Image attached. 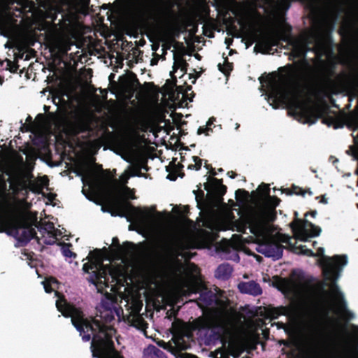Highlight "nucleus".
<instances>
[{"mask_svg": "<svg viewBox=\"0 0 358 358\" xmlns=\"http://www.w3.org/2000/svg\"><path fill=\"white\" fill-rule=\"evenodd\" d=\"M122 196L127 199H135L133 190L128 187H115L110 182V194L108 199H113L117 213H112V215L125 216L129 222L134 223L143 230L147 231H155L158 229L162 222L163 216L158 213L155 216L153 214L154 208L148 209L141 208L131 206L128 203H117V200Z\"/></svg>", "mask_w": 358, "mask_h": 358, "instance_id": "nucleus-7", "label": "nucleus"}, {"mask_svg": "<svg viewBox=\"0 0 358 358\" xmlns=\"http://www.w3.org/2000/svg\"><path fill=\"white\" fill-rule=\"evenodd\" d=\"M262 90L269 104L276 108L284 103L289 106L296 115L304 118L308 122L310 108L302 99L294 86L289 75L271 76L265 82L260 80Z\"/></svg>", "mask_w": 358, "mask_h": 358, "instance_id": "nucleus-5", "label": "nucleus"}, {"mask_svg": "<svg viewBox=\"0 0 358 358\" xmlns=\"http://www.w3.org/2000/svg\"><path fill=\"white\" fill-rule=\"evenodd\" d=\"M102 8H103V9H106V8H108V6H107V5H106V4H103V5L102 6Z\"/></svg>", "mask_w": 358, "mask_h": 358, "instance_id": "nucleus-43", "label": "nucleus"}, {"mask_svg": "<svg viewBox=\"0 0 358 358\" xmlns=\"http://www.w3.org/2000/svg\"><path fill=\"white\" fill-rule=\"evenodd\" d=\"M255 257L257 258V260L258 262H260V261H261V259H262V257H261L257 256V255H255Z\"/></svg>", "mask_w": 358, "mask_h": 358, "instance_id": "nucleus-41", "label": "nucleus"}, {"mask_svg": "<svg viewBox=\"0 0 358 358\" xmlns=\"http://www.w3.org/2000/svg\"><path fill=\"white\" fill-rule=\"evenodd\" d=\"M217 66L219 70L225 75L228 74L232 70V64L226 60L224 61V64H219Z\"/></svg>", "mask_w": 358, "mask_h": 358, "instance_id": "nucleus-29", "label": "nucleus"}, {"mask_svg": "<svg viewBox=\"0 0 358 358\" xmlns=\"http://www.w3.org/2000/svg\"><path fill=\"white\" fill-rule=\"evenodd\" d=\"M169 345V344H167V343H164V345H162V347H163L164 348L166 349V348H168V345Z\"/></svg>", "mask_w": 358, "mask_h": 358, "instance_id": "nucleus-42", "label": "nucleus"}, {"mask_svg": "<svg viewBox=\"0 0 358 358\" xmlns=\"http://www.w3.org/2000/svg\"><path fill=\"white\" fill-rule=\"evenodd\" d=\"M9 206L3 218L0 216V233L5 232L20 243H26L36 236L48 245L55 243L58 237L63 236L62 231L55 229L53 223L44 222L38 229L39 237L31 226L36 217L29 211L30 203L17 200L10 203Z\"/></svg>", "mask_w": 358, "mask_h": 358, "instance_id": "nucleus-4", "label": "nucleus"}, {"mask_svg": "<svg viewBox=\"0 0 358 358\" xmlns=\"http://www.w3.org/2000/svg\"><path fill=\"white\" fill-rule=\"evenodd\" d=\"M80 3L81 8L80 12L83 14H87L88 13L90 0H81Z\"/></svg>", "mask_w": 358, "mask_h": 358, "instance_id": "nucleus-32", "label": "nucleus"}, {"mask_svg": "<svg viewBox=\"0 0 358 358\" xmlns=\"http://www.w3.org/2000/svg\"><path fill=\"white\" fill-rule=\"evenodd\" d=\"M315 214H316V212H313V213H312V215H313V216H315Z\"/></svg>", "mask_w": 358, "mask_h": 358, "instance_id": "nucleus-47", "label": "nucleus"}, {"mask_svg": "<svg viewBox=\"0 0 358 358\" xmlns=\"http://www.w3.org/2000/svg\"><path fill=\"white\" fill-rule=\"evenodd\" d=\"M74 44V41H73L70 37L62 36L56 40L55 45V48L60 54L65 55Z\"/></svg>", "mask_w": 358, "mask_h": 358, "instance_id": "nucleus-18", "label": "nucleus"}, {"mask_svg": "<svg viewBox=\"0 0 358 358\" xmlns=\"http://www.w3.org/2000/svg\"><path fill=\"white\" fill-rule=\"evenodd\" d=\"M320 202L323 203H327V199L325 198L324 196H322Z\"/></svg>", "mask_w": 358, "mask_h": 358, "instance_id": "nucleus-39", "label": "nucleus"}, {"mask_svg": "<svg viewBox=\"0 0 358 358\" xmlns=\"http://www.w3.org/2000/svg\"><path fill=\"white\" fill-rule=\"evenodd\" d=\"M88 262L83 264V270L90 274L89 280L94 284L98 292H103L104 287L111 286L113 289L114 285L123 278L126 271L123 266L114 268L113 265L109 267L104 266L102 253L96 250L90 252L87 257Z\"/></svg>", "mask_w": 358, "mask_h": 358, "instance_id": "nucleus-9", "label": "nucleus"}, {"mask_svg": "<svg viewBox=\"0 0 358 358\" xmlns=\"http://www.w3.org/2000/svg\"><path fill=\"white\" fill-rule=\"evenodd\" d=\"M43 287L47 293L52 291L55 292V295L58 297L56 301L57 310L62 313L64 317H70L71 322L76 329L80 332L83 340L89 341L92 336L91 350L92 355L97 358H123L117 350L114 349L113 336L115 334V330L106 324L107 322L113 320V313L117 311L110 307L100 313V318L103 322H101L98 319L89 320L84 317L83 312L68 303L59 294L55 291L57 287V281L50 278L43 282Z\"/></svg>", "mask_w": 358, "mask_h": 358, "instance_id": "nucleus-2", "label": "nucleus"}, {"mask_svg": "<svg viewBox=\"0 0 358 358\" xmlns=\"http://www.w3.org/2000/svg\"><path fill=\"white\" fill-rule=\"evenodd\" d=\"M229 41V40L226 39V40H225V42H226L227 43H228Z\"/></svg>", "mask_w": 358, "mask_h": 358, "instance_id": "nucleus-48", "label": "nucleus"}, {"mask_svg": "<svg viewBox=\"0 0 358 358\" xmlns=\"http://www.w3.org/2000/svg\"><path fill=\"white\" fill-rule=\"evenodd\" d=\"M240 193H245V191H243L242 189L237 190L236 192V196H238Z\"/></svg>", "mask_w": 358, "mask_h": 358, "instance_id": "nucleus-40", "label": "nucleus"}, {"mask_svg": "<svg viewBox=\"0 0 358 358\" xmlns=\"http://www.w3.org/2000/svg\"><path fill=\"white\" fill-rule=\"evenodd\" d=\"M187 63L182 59H176L173 64V71L171 72V76L173 79L176 78L174 73H176L178 69H180L182 73H184L186 71Z\"/></svg>", "mask_w": 358, "mask_h": 358, "instance_id": "nucleus-26", "label": "nucleus"}, {"mask_svg": "<svg viewBox=\"0 0 358 358\" xmlns=\"http://www.w3.org/2000/svg\"><path fill=\"white\" fill-rule=\"evenodd\" d=\"M197 205L199 206V208H201V204H200V203H199V202H198V203H197Z\"/></svg>", "mask_w": 358, "mask_h": 358, "instance_id": "nucleus-45", "label": "nucleus"}, {"mask_svg": "<svg viewBox=\"0 0 358 358\" xmlns=\"http://www.w3.org/2000/svg\"><path fill=\"white\" fill-rule=\"evenodd\" d=\"M82 181L84 185L82 192L86 197H88L85 192L87 187L92 194L108 199L110 194V181L101 171L94 167H87L83 172Z\"/></svg>", "mask_w": 358, "mask_h": 358, "instance_id": "nucleus-12", "label": "nucleus"}, {"mask_svg": "<svg viewBox=\"0 0 358 358\" xmlns=\"http://www.w3.org/2000/svg\"><path fill=\"white\" fill-rule=\"evenodd\" d=\"M285 41L291 47L292 56L301 60L302 64H307L303 60L306 52L313 50L316 54L323 51L324 39L320 31H311L308 34L299 38L285 36Z\"/></svg>", "mask_w": 358, "mask_h": 358, "instance_id": "nucleus-11", "label": "nucleus"}, {"mask_svg": "<svg viewBox=\"0 0 358 358\" xmlns=\"http://www.w3.org/2000/svg\"><path fill=\"white\" fill-rule=\"evenodd\" d=\"M238 127H239V124H236V129H237Z\"/></svg>", "mask_w": 358, "mask_h": 358, "instance_id": "nucleus-44", "label": "nucleus"}, {"mask_svg": "<svg viewBox=\"0 0 358 358\" xmlns=\"http://www.w3.org/2000/svg\"><path fill=\"white\" fill-rule=\"evenodd\" d=\"M62 254L66 257H74L76 254L73 253L69 248V245H64L62 248Z\"/></svg>", "mask_w": 358, "mask_h": 358, "instance_id": "nucleus-31", "label": "nucleus"}, {"mask_svg": "<svg viewBox=\"0 0 358 358\" xmlns=\"http://www.w3.org/2000/svg\"><path fill=\"white\" fill-rule=\"evenodd\" d=\"M178 271L180 272L177 279L178 292L182 295H189L190 293L196 292L198 289H201L199 300L206 306L210 305L214 301L215 296L211 292L203 289L198 278L199 268L193 264L186 266L180 264Z\"/></svg>", "mask_w": 358, "mask_h": 358, "instance_id": "nucleus-10", "label": "nucleus"}, {"mask_svg": "<svg viewBox=\"0 0 358 358\" xmlns=\"http://www.w3.org/2000/svg\"><path fill=\"white\" fill-rule=\"evenodd\" d=\"M231 266L228 264H223L217 267L215 275L220 279H227L231 275Z\"/></svg>", "mask_w": 358, "mask_h": 358, "instance_id": "nucleus-22", "label": "nucleus"}, {"mask_svg": "<svg viewBox=\"0 0 358 358\" xmlns=\"http://www.w3.org/2000/svg\"><path fill=\"white\" fill-rule=\"evenodd\" d=\"M214 122H215V119L210 118L208 121L206 127H200L198 129V134H205L206 136L209 135V132L212 131V129L210 127L213 124Z\"/></svg>", "mask_w": 358, "mask_h": 358, "instance_id": "nucleus-28", "label": "nucleus"}, {"mask_svg": "<svg viewBox=\"0 0 358 358\" xmlns=\"http://www.w3.org/2000/svg\"><path fill=\"white\" fill-rule=\"evenodd\" d=\"M308 345L311 358H358V327L352 325L348 347L340 352L333 342L321 331L317 316H310Z\"/></svg>", "mask_w": 358, "mask_h": 358, "instance_id": "nucleus-6", "label": "nucleus"}, {"mask_svg": "<svg viewBox=\"0 0 358 358\" xmlns=\"http://www.w3.org/2000/svg\"><path fill=\"white\" fill-rule=\"evenodd\" d=\"M138 321L139 324H140L138 328L143 329L144 327V322H143V321L141 319H140V318L138 319Z\"/></svg>", "mask_w": 358, "mask_h": 358, "instance_id": "nucleus-36", "label": "nucleus"}, {"mask_svg": "<svg viewBox=\"0 0 358 358\" xmlns=\"http://www.w3.org/2000/svg\"><path fill=\"white\" fill-rule=\"evenodd\" d=\"M259 188H262V189L261 190L262 192V194H268L269 187L267 185H264L261 186Z\"/></svg>", "mask_w": 358, "mask_h": 358, "instance_id": "nucleus-34", "label": "nucleus"}, {"mask_svg": "<svg viewBox=\"0 0 358 358\" xmlns=\"http://www.w3.org/2000/svg\"><path fill=\"white\" fill-rule=\"evenodd\" d=\"M8 180L9 189H7V183L4 178L0 177V216L3 218L4 211L9 208L10 203L13 201H25L24 196L28 190L34 193H42L43 189L48 186V179L46 176L34 178L33 177H11L8 173Z\"/></svg>", "mask_w": 358, "mask_h": 358, "instance_id": "nucleus-8", "label": "nucleus"}, {"mask_svg": "<svg viewBox=\"0 0 358 358\" xmlns=\"http://www.w3.org/2000/svg\"><path fill=\"white\" fill-rule=\"evenodd\" d=\"M55 199V195L53 194H48V201L51 202Z\"/></svg>", "mask_w": 358, "mask_h": 358, "instance_id": "nucleus-35", "label": "nucleus"}, {"mask_svg": "<svg viewBox=\"0 0 358 358\" xmlns=\"http://www.w3.org/2000/svg\"><path fill=\"white\" fill-rule=\"evenodd\" d=\"M199 306L203 308V305L201 303H199Z\"/></svg>", "mask_w": 358, "mask_h": 358, "instance_id": "nucleus-46", "label": "nucleus"}, {"mask_svg": "<svg viewBox=\"0 0 358 358\" xmlns=\"http://www.w3.org/2000/svg\"><path fill=\"white\" fill-rule=\"evenodd\" d=\"M296 219L290 225L296 240L306 241L309 237L318 236L321 229L312 223L297 218L298 213H294Z\"/></svg>", "mask_w": 358, "mask_h": 358, "instance_id": "nucleus-13", "label": "nucleus"}, {"mask_svg": "<svg viewBox=\"0 0 358 358\" xmlns=\"http://www.w3.org/2000/svg\"><path fill=\"white\" fill-rule=\"evenodd\" d=\"M296 249L299 254L320 257L319 263L322 267L324 286L329 287V291L322 290V293H320L316 288L306 284L289 280L282 282L283 291L296 299L309 303L328 322H336L338 318L352 320L354 315L347 308L343 295L335 282L339 278L343 267L348 263L347 257L325 256L323 248H318L315 254L305 245H299Z\"/></svg>", "mask_w": 358, "mask_h": 358, "instance_id": "nucleus-1", "label": "nucleus"}, {"mask_svg": "<svg viewBox=\"0 0 358 358\" xmlns=\"http://www.w3.org/2000/svg\"><path fill=\"white\" fill-rule=\"evenodd\" d=\"M192 159L194 162V164H191L188 165V169H196L199 170L200 169L201 166V159L199 158L198 157H192Z\"/></svg>", "mask_w": 358, "mask_h": 358, "instance_id": "nucleus-30", "label": "nucleus"}, {"mask_svg": "<svg viewBox=\"0 0 358 358\" xmlns=\"http://www.w3.org/2000/svg\"><path fill=\"white\" fill-rule=\"evenodd\" d=\"M140 169L138 167L129 166V168L120 177V186L127 187L128 180L131 176H138Z\"/></svg>", "mask_w": 358, "mask_h": 358, "instance_id": "nucleus-21", "label": "nucleus"}, {"mask_svg": "<svg viewBox=\"0 0 358 358\" xmlns=\"http://www.w3.org/2000/svg\"><path fill=\"white\" fill-rule=\"evenodd\" d=\"M157 61H158L157 59H152L151 60V64L152 65H156L157 64Z\"/></svg>", "mask_w": 358, "mask_h": 358, "instance_id": "nucleus-37", "label": "nucleus"}, {"mask_svg": "<svg viewBox=\"0 0 358 358\" xmlns=\"http://www.w3.org/2000/svg\"><path fill=\"white\" fill-rule=\"evenodd\" d=\"M227 174H228V175L229 176V177H230V178H235V176H236V174H235L234 173H233V172H228V173H227Z\"/></svg>", "mask_w": 358, "mask_h": 358, "instance_id": "nucleus-38", "label": "nucleus"}, {"mask_svg": "<svg viewBox=\"0 0 358 358\" xmlns=\"http://www.w3.org/2000/svg\"><path fill=\"white\" fill-rule=\"evenodd\" d=\"M235 248L236 246L234 245V243L227 239H223L217 247V250L226 252H229L231 248L234 249Z\"/></svg>", "mask_w": 358, "mask_h": 358, "instance_id": "nucleus-27", "label": "nucleus"}, {"mask_svg": "<svg viewBox=\"0 0 358 358\" xmlns=\"http://www.w3.org/2000/svg\"><path fill=\"white\" fill-rule=\"evenodd\" d=\"M292 308L287 306H280L274 308L271 310V316L273 318H277L280 315H290L292 314Z\"/></svg>", "mask_w": 358, "mask_h": 358, "instance_id": "nucleus-25", "label": "nucleus"}, {"mask_svg": "<svg viewBox=\"0 0 358 358\" xmlns=\"http://www.w3.org/2000/svg\"><path fill=\"white\" fill-rule=\"evenodd\" d=\"M112 245L114 248V255L120 258L122 263L124 262V259L127 257H134L140 252V249L137 245L129 242H126L121 245L119 244V241L117 238H113Z\"/></svg>", "mask_w": 358, "mask_h": 358, "instance_id": "nucleus-15", "label": "nucleus"}, {"mask_svg": "<svg viewBox=\"0 0 358 358\" xmlns=\"http://www.w3.org/2000/svg\"><path fill=\"white\" fill-rule=\"evenodd\" d=\"M173 338L172 342L178 350H186L189 344L190 334L187 324L182 322H175L172 325Z\"/></svg>", "mask_w": 358, "mask_h": 358, "instance_id": "nucleus-14", "label": "nucleus"}, {"mask_svg": "<svg viewBox=\"0 0 358 358\" xmlns=\"http://www.w3.org/2000/svg\"><path fill=\"white\" fill-rule=\"evenodd\" d=\"M189 243L186 242L185 238L182 236H178L176 238L174 243V255L176 257H182L185 260L190 258L189 254L185 251L186 248H188Z\"/></svg>", "mask_w": 358, "mask_h": 358, "instance_id": "nucleus-17", "label": "nucleus"}, {"mask_svg": "<svg viewBox=\"0 0 358 358\" xmlns=\"http://www.w3.org/2000/svg\"><path fill=\"white\" fill-rule=\"evenodd\" d=\"M7 155L6 153L0 152V164L6 165L7 163Z\"/></svg>", "mask_w": 358, "mask_h": 358, "instance_id": "nucleus-33", "label": "nucleus"}, {"mask_svg": "<svg viewBox=\"0 0 358 358\" xmlns=\"http://www.w3.org/2000/svg\"><path fill=\"white\" fill-rule=\"evenodd\" d=\"M157 38L160 41L164 43H171L173 38L172 32L168 28H162L158 31Z\"/></svg>", "mask_w": 358, "mask_h": 358, "instance_id": "nucleus-24", "label": "nucleus"}, {"mask_svg": "<svg viewBox=\"0 0 358 358\" xmlns=\"http://www.w3.org/2000/svg\"><path fill=\"white\" fill-rule=\"evenodd\" d=\"M241 292L257 296L262 294V289L255 281L242 282L238 286Z\"/></svg>", "mask_w": 358, "mask_h": 358, "instance_id": "nucleus-16", "label": "nucleus"}, {"mask_svg": "<svg viewBox=\"0 0 358 358\" xmlns=\"http://www.w3.org/2000/svg\"><path fill=\"white\" fill-rule=\"evenodd\" d=\"M122 157L130 164H134L138 160V152L132 145H127L123 150Z\"/></svg>", "mask_w": 358, "mask_h": 358, "instance_id": "nucleus-20", "label": "nucleus"}, {"mask_svg": "<svg viewBox=\"0 0 358 358\" xmlns=\"http://www.w3.org/2000/svg\"><path fill=\"white\" fill-rule=\"evenodd\" d=\"M205 189L209 194L215 195L219 199L226 192V187L221 184L220 181L213 179L212 184H205Z\"/></svg>", "mask_w": 358, "mask_h": 358, "instance_id": "nucleus-19", "label": "nucleus"}, {"mask_svg": "<svg viewBox=\"0 0 358 358\" xmlns=\"http://www.w3.org/2000/svg\"><path fill=\"white\" fill-rule=\"evenodd\" d=\"M274 200L273 203L265 201L254 209L247 216L244 224L238 230L245 232L248 229L255 237L256 250L266 257L278 259L282 255L281 245H292V238L275 231L273 222L275 218V208L278 200Z\"/></svg>", "mask_w": 358, "mask_h": 358, "instance_id": "nucleus-3", "label": "nucleus"}, {"mask_svg": "<svg viewBox=\"0 0 358 358\" xmlns=\"http://www.w3.org/2000/svg\"><path fill=\"white\" fill-rule=\"evenodd\" d=\"M163 352L154 345H149L143 351L144 358H162Z\"/></svg>", "mask_w": 358, "mask_h": 358, "instance_id": "nucleus-23", "label": "nucleus"}]
</instances>
